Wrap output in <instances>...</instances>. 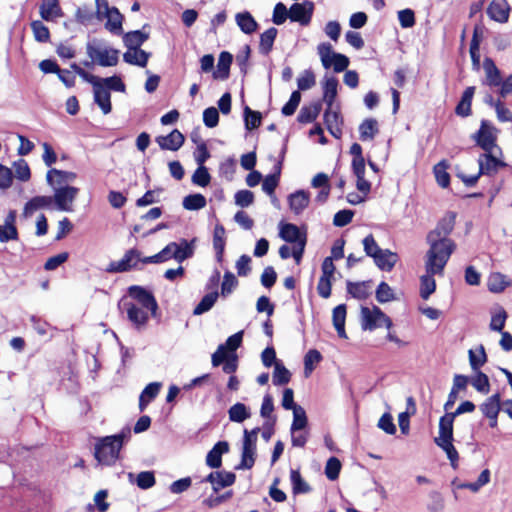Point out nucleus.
Returning <instances> with one entry per match:
<instances>
[{
	"instance_id": "obj_24",
	"label": "nucleus",
	"mask_w": 512,
	"mask_h": 512,
	"mask_svg": "<svg viewBox=\"0 0 512 512\" xmlns=\"http://www.w3.org/2000/svg\"><path fill=\"white\" fill-rule=\"evenodd\" d=\"M94 89V101L101 108L104 114H109L112 110L110 92L99 82Z\"/></svg>"
},
{
	"instance_id": "obj_18",
	"label": "nucleus",
	"mask_w": 512,
	"mask_h": 512,
	"mask_svg": "<svg viewBox=\"0 0 512 512\" xmlns=\"http://www.w3.org/2000/svg\"><path fill=\"white\" fill-rule=\"evenodd\" d=\"M229 451V444L226 441L217 442L213 448L207 453L206 465L210 468L217 469L222 465V455Z\"/></svg>"
},
{
	"instance_id": "obj_57",
	"label": "nucleus",
	"mask_w": 512,
	"mask_h": 512,
	"mask_svg": "<svg viewBox=\"0 0 512 512\" xmlns=\"http://www.w3.org/2000/svg\"><path fill=\"white\" fill-rule=\"evenodd\" d=\"M31 29L37 42L46 43L50 40V31L40 20L33 21Z\"/></svg>"
},
{
	"instance_id": "obj_56",
	"label": "nucleus",
	"mask_w": 512,
	"mask_h": 512,
	"mask_svg": "<svg viewBox=\"0 0 512 512\" xmlns=\"http://www.w3.org/2000/svg\"><path fill=\"white\" fill-rule=\"evenodd\" d=\"M474 376L470 379L472 386L480 393L487 394L490 390L489 378L480 370L473 371Z\"/></svg>"
},
{
	"instance_id": "obj_16",
	"label": "nucleus",
	"mask_w": 512,
	"mask_h": 512,
	"mask_svg": "<svg viewBox=\"0 0 512 512\" xmlns=\"http://www.w3.org/2000/svg\"><path fill=\"white\" fill-rule=\"evenodd\" d=\"M510 7L506 0H492L487 8L489 17L499 23H505L509 19Z\"/></svg>"
},
{
	"instance_id": "obj_17",
	"label": "nucleus",
	"mask_w": 512,
	"mask_h": 512,
	"mask_svg": "<svg viewBox=\"0 0 512 512\" xmlns=\"http://www.w3.org/2000/svg\"><path fill=\"white\" fill-rule=\"evenodd\" d=\"M279 235L285 242L293 243L294 245H298L303 238L307 239L306 231H301L297 225L292 223L282 224Z\"/></svg>"
},
{
	"instance_id": "obj_11",
	"label": "nucleus",
	"mask_w": 512,
	"mask_h": 512,
	"mask_svg": "<svg viewBox=\"0 0 512 512\" xmlns=\"http://www.w3.org/2000/svg\"><path fill=\"white\" fill-rule=\"evenodd\" d=\"M236 475L228 471H214L209 473L201 482H209L213 492L217 493L221 489L229 487L235 483Z\"/></svg>"
},
{
	"instance_id": "obj_41",
	"label": "nucleus",
	"mask_w": 512,
	"mask_h": 512,
	"mask_svg": "<svg viewBox=\"0 0 512 512\" xmlns=\"http://www.w3.org/2000/svg\"><path fill=\"white\" fill-rule=\"evenodd\" d=\"M277 34L278 30L270 27L260 35L259 52L262 55H268L272 51Z\"/></svg>"
},
{
	"instance_id": "obj_20",
	"label": "nucleus",
	"mask_w": 512,
	"mask_h": 512,
	"mask_svg": "<svg viewBox=\"0 0 512 512\" xmlns=\"http://www.w3.org/2000/svg\"><path fill=\"white\" fill-rule=\"evenodd\" d=\"M482 39L483 27L475 25L469 49L472 65L475 69H479L480 67V43Z\"/></svg>"
},
{
	"instance_id": "obj_33",
	"label": "nucleus",
	"mask_w": 512,
	"mask_h": 512,
	"mask_svg": "<svg viewBox=\"0 0 512 512\" xmlns=\"http://www.w3.org/2000/svg\"><path fill=\"white\" fill-rule=\"evenodd\" d=\"M512 285L506 275L500 272H493L489 275L487 280V287L490 292L500 293L503 292L507 287Z\"/></svg>"
},
{
	"instance_id": "obj_34",
	"label": "nucleus",
	"mask_w": 512,
	"mask_h": 512,
	"mask_svg": "<svg viewBox=\"0 0 512 512\" xmlns=\"http://www.w3.org/2000/svg\"><path fill=\"white\" fill-rule=\"evenodd\" d=\"M76 177L77 175L75 172L63 171L53 168L47 172L46 180L49 185H54L55 183L57 185H62L67 182L74 181Z\"/></svg>"
},
{
	"instance_id": "obj_25",
	"label": "nucleus",
	"mask_w": 512,
	"mask_h": 512,
	"mask_svg": "<svg viewBox=\"0 0 512 512\" xmlns=\"http://www.w3.org/2000/svg\"><path fill=\"white\" fill-rule=\"evenodd\" d=\"M226 230L220 223L216 224L213 231V248L216 252V260L221 263L226 245Z\"/></svg>"
},
{
	"instance_id": "obj_9",
	"label": "nucleus",
	"mask_w": 512,
	"mask_h": 512,
	"mask_svg": "<svg viewBox=\"0 0 512 512\" xmlns=\"http://www.w3.org/2000/svg\"><path fill=\"white\" fill-rule=\"evenodd\" d=\"M79 193V188L74 186H65L55 189L53 202L61 211H73V202Z\"/></svg>"
},
{
	"instance_id": "obj_35",
	"label": "nucleus",
	"mask_w": 512,
	"mask_h": 512,
	"mask_svg": "<svg viewBox=\"0 0 512 512\" xmlns=\"http://www.w3.org/2000/svg\"><path fill=\"white\" fill-rule=\"evenodd\" d=\"M151 54L145 50L138 49L133 51H126L123 54V60L130 64L139 67H146Z\"/></svg>"
},
{
	"instance_id": "obj_19",
	"label": "nucleus",
	"mask_w": 512,
	"mask_h": 512,
	"mask_svg": "<svg viewBox=\"0 0 512 512\" xmlns=\"http://www.w3.org/2000/svg\"><path fill=\"white\" fill-rule=\"evenodd\" d=\"M282 171V162L278 161L274 166V172L267 175L262 183L263 191L268 194L273 201H276L275 189L279 185L280 176Z\"/></svg>"
},
{
	"instance_id": "obj_58",
	"label": "nucleus",
	"mask_w": 512,
	"mask_h": 512,
	"mask_svg": "<svg viewBox=\"0 0 512 512\" xmlns=\"http://www.w3.org/2000/svg\"><path fill=\"white\" fill-rule=\"evenodd\" d=\"M436 445L445 451L448 459L450 460L451 466L456 469L458 467L459 455L453 445V440L438 442Z\"/></svg>"
},
{
	"instance_id": "obj_40",
	"label": "nucleus",
	"mask_w": 512,
	"mask_h": 512,
	"mask_svg": "<svg viewBox=\"0 0 512 512\" xmlns=\"http://www.w3.org/2000/svg\"><path fill=\"white\" fill-rule=\"evenodd\" d=\"M480 410L485 417L498 415L501 410V397L496 393L488 397L481 405Z\"/></svg>"
},
{
	"instance_id": "obj_1",
	"label": "nucleus",
	"mask_w": 512,
	"mask_h": 512,
	"mask_svg": "<svg viewBox=\"0 0 512 512\" xmlns=\"http://www.w3.org/2000/svg\"><path fill=\"white\" fill-rule=\"evenodd\" d=\"M456 217V212L448 211L426 236L429 245L425 260L426 274L420 278V296L424 300L434 293L436 289L434 276L444 274L445 266L456 250L455 241L449 237L454 230Z\"/></svg>"
},
{
	"instance_id": "obj_14",
	"label": "nucleus",
	"mask_w": 512,
	"mask_h": 512,
	"mask_svg": "<svg viewBox=\"0 0 512 512\" xmlns=\"http://www.w3.org/2000/svg\"><path fill=\"white\" fill-rule=\"evenodd\" d=\"M16 218V210H10L5 218L4 225H0V242L18 240L19 234L16 227Z\"/></svg>"
},
{
	"instance_id": "obj_15",
	"label": "nucleus",
	"mask_w": 512,
	"mask_h": 512,
	"mask_svg": "<svg viewBox=\"0 0 512 512\" xmlns=\"http://www.w3.org/2000/svg\"><path fill=\"white\" fill-rule=\"evenodd\" d=\"M156 142L163 150L177 151L184 144L185 137L178 129H174L167 136H158Z\"/></svg>"
},
{
	"instance_id": "obj_32",
	"label": "nucleus",
	"mask_w": 512,
	"mask_h": 512,
	"mask_svg": "<svg viewBox=\"0 0 512 512\" xmlns=\"http://www.w3.org/2000/svg\"><path fill=\"white\" fill-rule=\"evenodd\" d=\"M256 445L251 444L250 441H243L241 461L236 466V469H251L255 463Z\"/></svg>"
},
{
	"instance_id": "obj_8",
	"label": "nucleus",
	"mask_w": 512,
	"mask_h": 512,
	"mask_svg": "<svg viewBox=\"0 0 512 512\" xmlns=\"http://www.w3.org/2000/svg\"><path fill=\"white\" fill-rule=\"evenodd\" d=\"M479 175L494 176L502 168L507 167V163L497 158L493 151L480 154L478 158Z\"/></svg>"
},
{
	"instance_id": "obj_7",
	"label": "nucleus",
	"mask_w": 512,
	"mask_h": 512,
	"mask_svg": "<svg viewBox=\"0 0 512 512\" xmlns=\"http://www.w3.org/2000/svg\"><path fill=\"white\" fill-rule=\"evenodd\" d=\"M211 363L213 367L222 366V370L226 374H233L238 368V357L236 353H226L223 346H218L217 350L212 354Z\"/></svg>"
},
{
	"instance_id": "obj_28",
	"label": "nucleus",
	"mask_w": 512,
	"mask_h": 512,
	"mask_svg": "<svg viewBox=\"0 0 512 512\" xmlns=\"http://www.w3.org/2000/svg\"><path fill=\"white\" fill-rule=\"evenodd\" d=\"M376 266L383 271H391L398 261V255L390 250H379V253L373 258Z\"/></svg>"
},
{
	"instance_id": "obj_36",
	"label": "nucleus",
	"mask_w": 512,
	"mask_h": 512,
	"mask_svg": "<svg viewBox=\"0 0 512 512\" xmlns=\"http://www.w3.org/2000/svg\"><path fill=\"white\" fill-rule=\"evenodd\" d=\"M378 133V122L374 118H366L359 125V135L362 141L373 140Z\"/></svg>"
},
{
	"instance_id": "obj_2",
	"label": "nucleus",
	"mask_w": 512,
	"mask_h": 512,
	"mask_svg": "<svg viewBox=\"0 0 512 512\" xmlns=\"http://www.w3.org/2000/svg\"><path fill=\"white\" fill-rule=\"evenodd\" d=\"M131 438V429L125 426L115 435L95 439L94 457L100 465L112 466L120 458V451Z\"/></svg>"
},
{
	"instance_id": "obj_49",
	"label": "nucleus",
	"mask_w": 512,
	"mask_h": 512,
	"mask_svg": "<svg viewBox=\"0 0 512 512\" xmlns=\"http://www.w3.org/2000/svg\"><path fill=\"white\" fill-rule=\"evenodd\" d=\"M173 246H175V242H170L157 254L142 258L141 262H143L144 264H149V263L157 264V263L165 262V261L173 258L172 257Z\"/></svg>"
},
{
	"instance_id": "obj_63",
	"label": "nucleus",
	"mask_w": 512,
	"mask_h": 512,
	"mask_svg": "<svg viewBox=\"0 0 512 512\" xmlns=\"http://www.w3.org/2000/svg\"><path fill=\"white\" fill-rule=\"evenodd\" d=\"M217 293H208L206 294L201 301L198 303V305L194 308L193 314L194 315H200L209 309L214 305L216 299H217Z\"/></svg>"
},
{
	"instance_id": "obj_60",
	"label": "nucleus",
	"mask_w": 512,
	"mask_h": 512,
	"mask_svg": "<svg viewBox=\"0 0 512 512\" xmlns=\"http://www.w3.org/2000/svg\"><path fill=\"white\" fill-rule=\"evenodd\" d=\"M307 425V417L305 410L302 407H297L293 411V422L291 425V432L302 430Z\"/></svg>"
},
{
	"instance_id": "obj_53",
	"label": "nucleus",
	"mask_w": 512,
	"mask_h": 512,
	"mask_svg": "<svg viewBox=\"0 0 512 512\" xmlns=\"http://www.w3.org/2000/svg\"><path fill=\"white\" fill-rule=\"evenodd\" d=\"M290 480L294 494L308 493L311 491L309 484L302 478L298 470H291Z\"/></svg>"
},
{
	"instance_id": "obj_10",
	"label": "nucleus",
	"mask_w": 512,
	"mask_h": 512,
	"mask_svg": "<svg viewBox=\"0 0 512 512\" xmlns=\"http://www.w3.org/2000/svg\"><path fill=\"white\" fill-rule=\"evenodd\" d=\"M314 3L305 0L302 3H294L289 9V18L293 22H298L302 26H307L312 19Z\"/></svg>"
},
{
	"instance_id": "obj_22",
	"label": "nucleus",
	"mask_w": 512,
	"mask_h": 512,
	"mask_svg": "<svg viewBox=\"0 0 512 512\" xmlns=\"http://www.w3.org/2000/svg\"><path fill=\"white\" fill-rule=\"evenodd\" d=\"M322 110V102L320 100L312 102L310 105H304L299 111L297 121L302 124L312 123L319 116Z\"/></svg>"
},
{
	"instance_id": "obj_64",
	"label": "nucleus",
	"mask_w": 512,
	"mask_h": 512,
	"mask_svg": "<svg viewBox=\"0 0 512 512\" xmlns=\"http://www.w3.org/2000/svg\"><path fill=\"white\" fill-rule=\"evenodd\" d=\"M316 84L315 75L311 70H305L297 79L298 90H308Z\"/></svg>"
},
{
	"instance_id": "obj_42",
	"label": "nucleus",
	"mask_w": 512,
	"mask_h": 512,
	"mask_svg": "<svg viewBox=\"0 0 512 512\" xmlns=\"http://www.w3.org/2000/svg\"><path fill=\"white\" fill-rule=\"evenodd\" d=\"M53 203L52 196H35L31 198L24 206V215H31L34 211L47 208Z\"/></svg>"
},
{
	"instance_id": "obj_4",
	"label": "nucleus",
	"mask_w": 512,
	"mask_h": 512,
	"mask_svg": "<svg viewBox=\"0 0 512 512\" xmlns=\"http://www.w3.org/2000/svg\"><path fill=\"white\" fill-rule=\"evenodd\" d=\"M318 54L323 67L328 69L332 66L336 73L345 71L350 64L349 58L344 54L334 52L330 43H321L318 46Z\"/></svg>"
},
{
	"instance_id": "obj_37",
	"label": "nucleus",
	"mask_w": 512,
	"mask_h": 512,
	"mask_svg": "<svg viewBox=\"0 0 512 512\" xmlns=\"http://www.w3.org/2000/svg\"><path fill=\"white\" fill-rule=\"evenodd\" d=\"M484 69L486 73V81L489 86H500L502 83V77L500 70L495 65L494 61L491 58H485L484 60Z\"/></svg>"
},
{
	"instance_id": "obj_13",
	"label": "nucleus",
	"mask_w": 512,
	"mask_h": 512,
	"mask_svg": "<svg viewBox=\"0 0 512 512\" xmlns=\"http://www.w3.org/2000/svg\"><path fill=\"white\" fill-rule=\"evenodd\" d=\"M333 106H327L323 119L328 132L336 139L342 136L343 119L339 111H334Z\"/></svg>"
},
{
	"instance_id": "obj_47",
	"label": "nucleus",
	"mask_w": 512,
	"mask_h": 512,
	"mask_svg": "<svg viewBox=\"0 0 512 512\" xmlns=\"http://www.w3.org/2000/svg\"><path fill=\"white\" fill-rule=\"evenodd\" d=\"M60 7L58 0H43L40 5V15L41 17L49 21L53 17H57L60 15Z\"/></svg>"
},
{
	"instance_id": "obj_6",
	"label": "nucleus",
	"mask_w": 512,
	"mask_h": 512,
	"mask_svg": "<svg viewBox=\"0 0 512 512\" xmlns=\"http://www.w3.org/2000/svg\"><path fill=\"white\" fill-rule=\"evenodd\" d=\"M87 54L98 65L103 67L116 66L119 61V51L117 49H99L91 44L87 45Z\"/></svg>"
},
{
	"instance_id": "obj_52",
	"label": "nucleus",
	"mask_w": 512,
	"mask_h": 512,
	"mask_svg": "<svg viewBox=\"0 0 512 512\" xmlns=\"http://www.w3.org/2000/svg\"><path fill=\"white\" fill-rule=\"evenodd\" d=\"M362 330L364 331H373L377 328L384 326L388 330V339L392 342H395L399 345H402L403 342L391 331L393 322H361Z\"/></svg>"
},
{
	"instance_id": "obj_29",
	"label": "nucleus",
	"mask_w": 512,
	"mask_h": 512,
	"mask_svg": "<svg viewBox=\"0 0 512 512\" xmlns=\"http://www.w3.org/2000/svg\"><path fill=\"white\" fill-rule=\"evenodd\" d=\"M103 17L107 18L105 28L110 32L120 35L123 33L122 22L123 15L116 7H112L110 11L104 12Z\"/></svg>"
},
{
	"instance_id": "obj_55",
	"label": "nucleus",
	"mask_w": 512,
	"mask_h": 512,
	"mask_svg": "<svg viewBox=\"0 0 512 512\" xmlns=\"http://www.w3.org/2000/svg\"><path fill=\"white\" fill-rule=\"evenodd\" d=\"M262 115L259 111L252 110L249 106L244 107V122L247 130L257 129L261 125Z\"/></svg>"
},
{
	"instance_id": "obj_50",
	"label": "nucleus",
	"mask_w": 512,
	"mask_h": 512,
	"mask_svg": "<svg viewBox=\"0 0 512 512\" xmlns=\"http://www.w3.org/2000/svg\"><path fill=\"white\" fill-rule=\"evenodd\" d=\"M207 204L206 198L200 194H189L184 197L182 205L186 210L195 211L204 208Z\"/></svg>"
},
{
	"instance_id": "obj_26",
	"label": "nucleus",
	"mask_w": 512,
	"mask_h": 512,
	"mask_svg": "<svg viewBox=\"0 0 512 512\" xmlns=\"http://www.w3.org/2000/svg\"><path fill=\"white\" fill-rule=\"evenodd\" d=\"M195 241L196 239H192L190 242L186 239H181L179 244L175 242V246H173L172 250V257L180 263L192 257L194 254Z\"/></svg>"
},
{
	"instance_id": "obj_43",
	"label": "nucleus",
	"mask_w": 512,
	"mask_h": 512,
	"mask_svg": "<svg viewBox=\"0 0 512 512\" xmlns=\"http://www.w3.org/2000/svg\"><path fill=\"white\" fill-rule=\"evenodd\" d=\"M449 164L447 160L443 159L433 167V172L437 184L442 188H447L450 185V175L447 172Z\"/></svg>"
},
{
	"instance_id": "obj_31",
	"label": "nucleus",
	"mask_w": 512,
	"mask_h": 512,
	"mask_svg": "<svg viewBox=\"0 0 512 512\" xmlns=\"http://www.w3.org/2000/svg\"><path fill=\"white\" fill-rule=\"evenodd\" d=\"M149 34L140 30L127 32L123 36V43L128 51L141 49L140 47L148 40Z\"/></svg>"
},
{
	"instance_id": "obj_48",
	"label": "nucleus",
	"mask_w": 512,
	"mask_h": 512,
	"mask_svg": "<svg viewBox=\"0 0 512 512\" xmlns=\"http://www.w3.org/2000/svg\"><path fill=\"white\" fill-rule=\"evenodd\" d=\"M322 361L321 353L316 349H310L304 356V374L306 377H309L310 374L315 369L316 365H318Z\"/></svg>"
},
{
	"instance_id": "obj_23",
	"label": "nucleus",
	"mask_w": 512,
	"mask_h": 512,
	"mask_svg": "<svg viewBox=\"0 0 512 512\" xmlns=\"http://www.w3.org/2000/svg\"><path fill=\"white\" fill-rule=\"evenodd\" d=\"M455 417L450 412H447L439 420V433L435 438V443L453 440V423Z\"/></svg>"
},
{
	"instance_id": "obj_59",
	"label": "nucleus",
	"mask_w": 512,
	"mask_h": 512,
	"mask_svg": "<svg viewBox=\"0 0 512 512\" xmlns=\"http://www.w3.org/2000/svg\"><path fill=\"white\" fill-rule=\"evenodd\" d=\"M300 101H301V93L299 90H295L291 93V96H290V99L288 100V102L282 107V114L284 116H292L299 104H300Z\"/></svg>"
},
{
	"instance_id": "obj_51",
	"label": "nucleus",
	"mask_w": 512,
	"mask_h": 512,
	"mask_svg": "<svg viewBox=\"0 0 512 512\" xmlns=\"http://www.w3.org/2000/svg\"><path fill=\"white\" fill-rule=\"evenodd\" d=\"M468 356L472 371L480 370V368L487 362V355L482 345H480L477 351L470 349L468 351Z\"/></svg>"
},
{
	"instance_id": "obj_27",
	"label": "nucleus",
	"mask_w": 512,
	"mask_h": 512,
	"mask_svg": "<svg viewBox=\"0 0 512 512\" xmlns=\"http://www.w3.org/2000/svg\"><path fill=\"white\" fill-rule=\"evenodd\" d=\"M474 93H475L474 86H469L464 90V92L461 96V99L455 108V113L458 116L468 117L471 115L472 99H473Z\"/></svg>"
},
{
	"instance_id": "obj_61",
	"label": "nucleus",
	"mask_w": 512,
	"mask_h": 512,
	"mask_svg": "<svg viewBox=\"0 0 512 512\" xmlns=\"http://www.w3.org/2000/svg\"><path fill=\"white\" fill-rule=\"evenodd\" d=\"M211 176L205 166H199L192 175V182L200 187L210 184Z\"/></svg>"
},
{
	"instance_id": "obj_39",
	"label": "nucleus",
	"mask_w": 512,
	"mask_h": 512,
	"mask_svg": "<svg viewBox=\"0 0 512 512\" xmlns=\"http://www.w3.org/2000/svg\"><path fill=\"white\" fill-rule=\"evenodd\" d=\"M236 23L241 29V31L245 34H252L254 33L258 28V23L253 18V16L245 11L241 13H237L235 16Z\"/></svg>"
},
{
	"instance_id": "obj_38",
	"label": "nucleus",
	"mask_w": 512,
	"mask_h": 512,
	"mask_svg": "<svg viewBox=\"0 0 512 512\" xmlns=\"http://www.w3.org/2000/svg\"><path fill=\"white\" fill-rule=\"evenodd\" d=\"M162 384L160 382L149 383L139 397V409L144 411L147 405L158 395Z\"/></svg>"
},
{
	"instance_id": "obj_21",
	"label": "nucleus",
	"mask_w": 512,
	"mask_h": 512,
	"mask_svg": "<svg viewBox=\"0 0 512 512\" xmlns=\"http://www.w3.org/2000/svg\"><path fill=\"white\" fill-rule=\"evenodd\" d=\"M309 202L310 194L304 190H298L288 197L289 207L296 215L301 214L308 207Z\"/></svg>"
},
{
	"instance_id": "obj_54",
	"label": "nucleus",
	"mask_w": 512,
	"mask_h": 512,
	"mask_svg": "<svg viewBox=\"0 0 512 512\" xmlns=\"http://www.w3.org/2000/svg\"><path fill=\"white\" fill-rule=\"evenodd\" d=\"M291 379L290 371L282 364V362H275L272 381L274 385H285Z\"/></svg>"
},
{
	"instance_id": "obj_62",
	"label": "nucleus",
	"mask_w": 512,
	"mask_h": 512,
	"mask_svg": "<svg viewBox=\"0 0 512 512\" xmlns=\"http://www.w3.org/2000/svg\"><path fill=\"white\" fill-rule=\"evenodd\" d=\"M341 470V462L336 457H331L328 459L325 466V475L326 477L334 481L339 477V473Z\"/></svg>"
},
{
	"instance_id": "obj_5",
	"label": "nucleus",
	"mask_w": 512,
	"mask_h": 512,
	"mask_svg": "<svg viewBox=\"0 0 512 512\" xmlns=\"http://www.w3.org/2000/svg\"><path fill=\"white\" fill-rule=\"evenodd\" d=\"M497 129L488 120H482L479 129L471 136L484 153L497 147Z\"/></svg>"
},
{
	"instance_id": "obj_30",
	"label": "nucleus",
	"mask_w": 512,
	"mask_h": 512,
	"mask_svg": "<svg viewBox=\"0 0 512 512\" xmlns=\"http://www.w3.org/2000/svg\"><path fill=\"white\" fill-rule=\"evenodd\" d=\"M232 62L233 55L228 51H222L219 55L217 70L213 72V78L226 80L230 75Z\"/></svg>"
},
{
	"instance_id": "obj_3",
	"label": "nucleus",
	"mask_w": 512,
	"mask_h": 512,
	"mask_svg": "<svg viewBox=\"0 0 512 512\" xmlns=\"http://www.w3.org/2000/svg\"><path fill=\"white\" fill-rule=\"evenodd\" d=\"M129 296L135 303H124L128 320H148L157 317L158 304L152 292L141 286H131Z\"/></svg>"
},
{
	"instance_id": "obj_12",
	"label": "nucleus",
	"mask_w": 512,
	"mask_h": 512,
	"mask_svg": "<svg viewBox=\"0 0 512 512\" xmlns=\"http://www.w3.org/2000/svg\"><path fill=\"white\" fill-rule=\"evenodd\" d=\"M141 259L140 252L137 249H129L121 260L113 261L109 264L108 271L114 273L127 272L134 268Z\"/></svg>"
},
{
	"instance_id": "obj_44",
	"label": "nucleus",
	"mask_w": 512,
	"mask_h": 512,
	"mask_svg": "<svg viewBox=\"0 0 512 512\" xmlns=\"http://www.w3.org/2000/svg\"><path fill=\"white\" fill-rule=\"evenodd\" d=\"M372 281L348 282L347 291L354 298L365 299L370 295Z\"/></svg>"
},
{
	"instance_id": "obj_46",
	"label": "nucleus",
	"mask_w": 512,
	"mask_h": 512,
	"mask_svg": "<svg viewBox=\"0 0 512 512\" xmlns=\"http://www.w3.org/2000/svg\"><path fill=\"white\" fill-rule=\"evenodd\" d=\"M229 419L232 422L242 423L251 417V412L243 403H235L228 410Z\"/></svg>"
},
{
	"instance_id": "obj_45",
	"label": "nucleus",
	"mask_w": 512,
	"mask_h": 512,
	"mask_svg": "<svg viewBox=\"0 0 512 512\" xmlns=\"http://www.w3.org/2000/svg\"><path fill=\"white\" fill-rule=\"evenodd\" d=\"M338 79L335 77L327 78L323 86V102L327 106H333L337 97Z\"/></svg>"
}]
</instances>
